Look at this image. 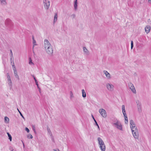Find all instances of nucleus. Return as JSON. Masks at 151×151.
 <instances>
[{"instance_id": "f257e3e1", "label": "nucleus", "mask_w": 151, "mask_h": 151, "mask_svg": "<svg viewBox=\"0 0 151 151\" xmlns=\"http://www.w3.org/2000/svg\"><path fill=\"white\" fill-rule=\"evenodd\" d=\"M44 44L46 52L49 55H52L53 53V47L47 39L44 40Z\"/></svg>"}, {"instance_id": "f03ea898", "label": "nucleus", "mask_w": 151, "mask_h": 151, "mask_svg": "<svg viewBox=\"0 0 151 151\" xmlns=\"http://www.w3.org/2000/svg\"><path fill=\"white\" fill-rule=\"evenodd\" d=\"M112 121V124L113 126L117 129L122 131L123 130L122 125L120 122L115 117H112L111 119Z\"/></svg>"}, {"instance_id": "7ed1b4c3", "label": "nucleus", "mask_w": 151, "mask_h": 151, "mask_svg": "<svg viewBox=\"0 0 151 151\" xmlns=\"http://www.w3.org/2000/svg\"><path fill=\"white\" fill-rule=\"evenodd\" d=\"M97 140L99 145V147L101 151H105L106 146L103 141L100 137H98Z\"/></svg>"}, {"instance_id": "20e7f679", "label": "nucleus", "mask_w": 151, "mask_h": 151, "mask_svg": "<svg viewBox=\"0 0 151 151\" xmlns=\"http://www.w3.org/2000/svg\"><path fill=\"white\" fill-rule=\"evenodd\" d=\"M106 88L109 91L112 92L114 90V86L110 83H107L106 84Z\"/></svg>"}, {"instance_id": "39448f33", "label": "nucleus", "mask_w": 151, "mask_h": 151, "mask_svg": "<svg viewBox=\"0 0 151 151\" xmlns=\"http://www.w3.org/2000/svg\"><path fill=\"white\" fill-rule=\"evenodd\" d=\"M136 103L137 105V107L138 111L139 112L142 111V104L141 101L138 99L136 100Z\"/></svg>"}, {"instance_id": "423d86ee", "label": "nucleus", "mask_w": 151, "mask_h": 151, "mask_svg": "<svg viewBox=\"0 0 151 151\" xmlns=\"http://www.w3.org/2000/svg\"><path fill=\"white\" fill-rule=\"evenodd\" d=\"M130 124L131 131H133V130H134L137 129L136 124L133 120H130Z\"/></svg>"}, {"instance_id": "0eeeda50", "label": "nucleus", "mask_w": 151, "mask_h": 151, "mask_svg": "<svg viewBox=\"0 0 151 151\" xmlns=\"http://www.w3.org/2000/svg\"><path fill=\"white\" fill-rule=\"evenodd\" d=\"M128 87L132 92L134 94L136 93V91L134 85L131 82L128 83Z\"/></svg>"}, {"instance_id": "6e6552de", "label": "nucleus", "mask_w": 151, "mask_h": 151, "mask_svg": "<svg viewBox=\"0 0 151 151\" xmlns=\"http://www.w3.org/2000/svg\"><path fill=\"white\" fill-rule=\"evenodd\" d=\"M132 132L134 138L136 139H138L139 138V135L138 129L133 130Z\"/></svg>"}, {"instance_id": "1a4fd4ad", "label": "nucleus", "mask_w": 151, "mask_h": 151, "mask_svg": "<svg viewBox=\"0 0 151 151\" xmlns=\"http://www.w3.org/2000/svg\"><path fill=\"white\" fill-rule=\"evenodd\" d=\"M99 112L101 116L104 118H106L107 116V113L106 111L104 109H101L99 110Z\"/></svg>"}, {"instance_id": "9d476101", "label": "nucleus", "mask_w": 151, "mask_h": 151, "mask_svg": "<svg viewBox=\"0 0 151 151\" xmlns=\"http://www.w3.org/2000/svg\"><path fill=\"white\" fill-rule=\"evenodd\" d=\"M44 6L46 9H48L50 6V2L48 0H43Z\"/></svg>"}, {"instance_id": "9b49d317", "label": "nucleus", "mask_w": 151, "mask_h": 151, "mask_svg": "<svg viewBox=\"0 0 151 151\" xmlns=\"http://www.w3.org/2000/svg\"><path fill=\"white\" fill-rule=\"evenodd\" d=\"M7 83H8L9 85L10 86H12V80H11V78L10 77V76L9 75V73H7Z\"/></svg>"}, {"instance_id": "f8f14e48", "label": "nucleus", "mask_w": 151, "mask_h": 151, "mask_svg": "<svg viewBox=\"0 0 151 151\" xmlns=\"http://www.w3.org/2000/svg\"><path fill=\"white\" fill-rule=\"evenodd\" d=\"M104 74L105 75L106 78L108 79H110L111 78L110 74L107 71L104 70L103 71Z\"/></svg>"}, {"instance_id": "ddd939ff", "label": "nucleus", "mask_w": 151, "mask_h": 151, "mask_svg": "<svg viewBox=\"0 0 151 151\" xmlns=\"http://www.w3.org/2000/svg\"><path fill=\"white\" fill-rule=\"evenodd\" d=\"M83 50L84 52V54L86 55H89V52L88 49L85 47H83Z\"/></svg>"}, {"instance_id": "4468645a", "label": "nucleus", "mask_w": 151, "mask_h": 151, "mask_svg": "<svg viewBox=\"0 0 151 151\" xmlns=\"http://www.w3.org/2000/svg\"><path fill=\"white\" fill-rule=\"evenodd\" d=\"M145 32L147 34L148 33L150 30V27L149 25H147L145 27Z\"/></svg>"}, {"instance_id": "2eb2a0df", "label": "nucleus", "mask_w": 151, "mask_h": 151, "mask_svg": "<svg viewBox=\"0 0 151 151\" xmlns=\"http://www.w3.org/2000/svg\"><path fill=\"white\" fill-rule=\"evenodd\" d=\"M122 112L123 113V115L124 116L127 115V114L126 113V111L125 110V107L124 105H122Z\"/></svg>"}, {"instance_id": "dca6fc26", "label": "nucleus", "mask_w": 151, "mask_h": 151, "mask_svg": "<svg viewBox=\"0 0 151 151\" xmlns=\"http://www.w3.org/2000/svg\"><path fill=\"white\" fill-rule=\"evenodd\" d=\"M0 3L2 6H6L7 4L6 0H0Z\"/></svg>"}, {"instance_id": "f3484780", "label": "nucleus", "mask_w": 151, "mask_h": 151, "mask_svg": "<svg viewBox=\"0 0 151 151\" xmlns=\"http://www.w3.org/2000/svg\"><path fill=\"white\" fill-rule=\"evenodd\" d=\"M15 78L18 79H19V76L18 75L16 69L13 70Z\"/></svg>"}, {"instance_id": "a211bd4d", "label": "nucleus", "mask_w": 151, "mask_h": 151, "mask_svg": "<svg viewBox=\"0 0 151 151\" xmlns=\"http://www.w3.org/2000/svg\"><path fill=\"white\" fill-rule=\"evenodd\" d=\"M78 2L77 0H75L74 1V7L75 10H76L77 9Z\"/></svg>"}, {"instance_id": "6ab92c4d", "label": "nucleus", "mask_w": 151, "mask_h": 151, "mask_svg": "<svg viewBox=\"0 0 151 151\" xmlns=\"http://www.w3.org/2000/svg\"><path fill=\"white\" fill-rule=\"evenodd\" d=\"M34 78L36 84L37 86V88L38 89L40 92V93L41 92V89H40V88L39 87V86L38 82H37V81L36 79L35 78L34 76Z\"/></svg>"}, {"instance_id": "aec40b11", "label": "nucleus", "mask_w": 151, "mask_h": 151, "mask_svg": "<svg viewBox=\"0 0 151 151\" xmlns=\"http://www.w3.org/2000/svg\"><path fill=\"white\" fill-rule=\"evenodd\" d=\"M32 40H33V49L34 48V47L36 45H37V43L36 42L35 40L34 39V37H32Z\"/></svg>"}, {"instance_id": "412c9836", "label": "nucleus", "mask_w": 151, "mask_h": 151, "mask_svg": "<svg viewBox=\"0 0 151 151\" xmlns=\"http://www.w3.org/2000/svg\"><path fill=\"white\" fill-rule=\"evenodd\" d=\"M58 19V15L57 13H55V14L54 20H53V23L54 24L57 21Z\"/></svg>"}, {"instance_id": "4be33fe9", "label": "nucleus", "mask_w": 151, "mask_h": 151, "mask_svg": "<svg viewBox=\"0 0 151 151\" xmlns=\"http://www.w3.org/2000/svg\"><path fill=\"white\" fill-rule=\"evenodd\" d=\"M82 96L83 98H85L86 96V93L84 89L82 90Z\"/></svg>"}, {"instance_id": "5701e85b", "label": "nucleus", "mask_w": 151, "mask_h": 151, "mask_svg": "<svg viewBox=\"0 0 151 151\" xmlns=\"http://www.w3.org/2000/svg\"><path fill=\"white\" fill-rule=\"evenodd\" d=\"M47 132H48L49 135L50 136L52 137V133L50 128L48 127H47Z\"/></svg>"}, {"instance_id": "b1692460", "label": "nucleus", "mask_w": 151, "mask_h": 151, "mask_svg": "<svg viewBox=\"0 0 151 151\" xmlns=\"http://www.w3.org/2000/svg\"><path fill=\"white\" fill-rule=\"evenodd\" d=\"M124 116L125 119V123L127 124L128 123V117H127V115H125V116Z\"/></svg>"}, {"instance_id": "393cba45", "label": "nucleus", "mask_w": 151, "mask_h": 151, "mask_svg": "<svg viewBox=\"0 0 151 151\" xmlns=\"http://www.w3.org/2000/svg\"><path fill=\"white\" fill-rule=\"evenodd\" d=\"M29 63L31 65H34V63L32 62V60L30 58L29 59Z\"/></svg>"}, {"instance_id": "a878e982", "label": "nucleus", "mask_w": 151, "mask_h": 151, "mask_svg": "<svg viewBox=\"0 0 151 151\" xmlns=\"http://www.w3.org/2000/svg\"><path fill=\"white\" fill-rule=\"evenodd\" d=\"M5 122L6 123H8L9 121V119L7 117H5L4 118Z\"/></svg>"}, {"instance_id": "bb28decb", "label": "nucleus", "mask_w": 151, "mask_h": 151, "mask_svg": "<svg viewBox=\"0 0 151 151\" xmlns=\"http://www.w3.org/2000/svg\"><path fill=\"white\" fill-rule=\"evenodd\" d=\"M7 134L8 135V137H9V139L10 141H11L12 140V137L10 134L9 133L7 132Z\"/></svg>"}, {"instance_id": "cd10ccee", "label": "nucleus", "mask_w": 151, "mask_h": 151, "mask_svg": "<svg viewBox=\"0 0 151 151\" xmlns=\"http://www.w3.org/2000/svg\"><path fill=\"white\" fill-rule=\"evenodd\" d=\"M27 137L29 139H32L33 138V136L31 134H29L27 135Z\"/></svg>"}, {"instance_id": "c85d7f7f", "label": "nucleus", "mask_w": 151, "mask_h": 151, "mask_svg": "<svg viewBox=\"0 0 151 151\" xmlns=\"http://www.w3.org/2000/svg\"><path fill=\"white\" fill-rule=\"evenodd\" d=\"M11 22V20L9 19H7L6 21V23L7 24H9Z\"/></svg>"}, {"instance_id": "c756f323", "label": "nucleus", "mask_w": 151, "mask_h": 151, "mask_svg": "<svg viewBox=\"0 0 151 151\" xmlns=\"http://www.w3.org/2000/svg\"><path fill=\"white\" fill-rule=\"evenodd\" d=\"M70 97L71 98H73L74 97L72 91L70 92Z\"/></svg>"}, {"instance_id": "7c9ffc66", "label": "nucleus", "mask_w": 151, "mask_h": 151, "mask_svg": "<svg viewBox=\"0 0 151 151\" xmlns=\"http://www.w3.org/2000/svg\"><path fill=\"white\" fill-rule=\"evenodd\" d=\"M17 110L18 111V112H19V113L20 114V115L22 117L23 119H24V117L23 116L21 112L19 111V109L18 108L17 109Z\"/></svg>"}, {"instance_id": "2f4dec72", "label": "nucleus", "mask_w": 151, "mask_h": 151, "mask_svg": "<svg viewBox=\"0 0 151 151\" xmlns=\"http://www.w3.org/2000/svg\"><path fill=\"white\" fill-rule=\"evenodd\" d=\"M133 43L132 41H131V49H132L133 48Z\"/></svg>"}, {"instance_id": "473e14b6", "label": "nucleus", "mask_w": 151, "mask_h": 151, "mask_svg": "<svg viewBox=\"0 0 151 151\" xmlns=\"http://www.w3.org/2000/svg\"><path fill=\"white\" fill-rule=\"evenodd\" d=\"M12 66L13 70H14L15 69H16L14 63H13V64L12 65Z\"/></svg>"}, {"instance_id": "72a5a7b5", "label": "nucleus", "mask_w": 151, "mask_h": 151, "mask_svg": "<svg viewBox=\"0 0 151 151\" xmlns=\"http://www.w3.org/2000/svg\"><path fill=\"white\" fill-rule=\"evenodd\" d=\"M25 130L28 133H29V130L27 127L26 128Z\"/></svg>"}, {"instance_id": "f704fd0d", "label": "nucleus", "mask_w": 151, "mask_h": 151, "mask_svg": "<svg viewBox=\"0 0 151 151\" xmlns=\"http://www.w3.org/2000/svg\"><path fill=\"white\" fill-rule=\"evenodd\" d=\"M94 121L95 122V123L96 124V125H98V124L97 122L96 121V120L95 119H94Z\"/></svg>"}, {"instance_id": "c9c22d12", "label": "nucleus", "mask_w": 151, "mask_h": 151, "mask_svg": "<svg viewBox=\"0 0 151 151\" xmlns=\"http://www.w3.org/2000/svg\"><path fill=\"white\" fill-rule=\"evenodd\" d=\"M54 151H60L58 149H54L53 150Z\"/></svg>"}, {"instance_id": "e433bc0d", "label": "nucleus", "mask_w": 151, "mask_h": 151, "mask_svg": "<svg viewBox=\"0 0 151 151\" xmlns=\"http://www.w3.org/2000/svg\"><path fill=\"white\" fill-rule=\"evenodd\" d=\"M10 57H11V60H12V58L13 57V55L12 53V54L11 55Z\"/></svg>"}, {"instance_id": "4c0bfd02", "label": "nucleus", "mask_w": 151, "mask_h": 151, "mask_svg": "<svg viewBox=\"0 0 151 151\" xmlns=\"http://www.w3.org/2000/svg\"><path fill=\"white\" fill-rule=\"evenodd\" d=\"M96 126H97L99 130H100V128H99V125L98 124V125H96Z\"/></svg>"}, {"instance_id": "58836bf2", "label": "nucleus", "mask_w": 151, "mask_h": 151, "mask_svg": "<svg viewBox=\"0 0 151 151\" xmlns=\"http://www.w3.org/2000/svg\"><path fill=\"white\" fill-rule=\"evenodd\" d=\"M22 141V143H23V146L24 147V142H23Z\"/></svg>"}, {"instance_id": "ea45409f", "label": "nucleus", "mask_w": 151, "mask_h": 151, "mask_svg": "<svg viewBox=\"0 0 151 151\" xmlns=\"http://www.w3.org/2000/svg\"><path fill=\"white\" fill-rule=\"evenodd\" d=\"M33 129L34 130V131H35V126H33Z\"/></svg>"}, {"instance_id": "a19ab883", "label": "nucleus", "mask_w": 151, "mask_h": 151, "mask_svg": "<svg viewBox=\"0 0 151 151\" xmlns=\"http://www.w3.org/2000/svg\"><path fill=\"white\" fill-rule=\"evenodd\" d=\"M10 52H11V55L12 54V50H10Z\"/></svg>"}, {"instance_id": "79ce46f5", "label": "nucleus", "mask_w": 151, "mask_h": 151, "mask_svg": "<svg viewBox=\"0 0 151 151\" xmlns=\"http://www.w3.org/2000/svg\"><path fill=\"white\" fill-rule=\"evenodd\" d=\"M92 118H93V119H94V118L93 115H92Z\"/></svg>"}, {"instance_id": "37998d69", "label": "nucleus", "mask_w": 151, "mask_h": 151, "mask_svg": "<svg viewBox=\"0 0 151 151\" xmlns=\"http://www.w3.org/2000/svg\"><path fill=\"white\" fill-rule=\"evenodd\" d=\"M149 1H151V0H148Z\"/></svg>"}, {"instance_id": "c03bdc74", "label": "nucleus", "mask_w": 151, "mask_h": 151, "mask_svg": "<svg viewBox=\"0 0 151 151\" xmlns=\"http://www.w3.org/2000/svg\"><path fill=\"white\" fill-rule=\"evenodd\" d=\"M73 15L74 16H75V15L74 14H73Z\"/></svg>"}, {"instance_id": "a18cd8bd", "label": "nucleus", "mask_w": 151, "mask_h": 151, "mask_svg": "<svg viewBox=\"0 0 151 151\" xmlns=\"http://www.w3.org/2000/svg\"><path fill=\"white\" fill-rule=\"evenodd\" d=\"M12 151H13V150H12Z\"/></svg>"}]
</instances>
